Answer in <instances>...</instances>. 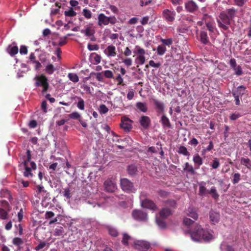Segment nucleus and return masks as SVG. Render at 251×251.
<instances>
[{"mask_svg": "<svg viewBox=\"0 0 251 251\" xmlns=\"http://www.w3.org/2000/svg\"><path fill=\"white\" fill-rule=\"evenodd\" d=\"M84 34H85L87 36L91 37L94 35V31L90 28H87L85 30V32H84Z\"/></svg>", "mask_w": 251, "mask_h": 251, "instance_id": "nucleus-60", "label": "nucleus"}, {"mask_svg": "<svg viewBox=\"0 0 251 251\" xmlns=\"http://www.w3.org/2000/svg\"><path fill=\"white\" fill-rule=\"evenodd\" d=\"M108 111V108L105 104H101L100 106V112L101 114H105Z\"/></svg>", "mask_w": 251, "mask_h": 251, "instance_id": "nucleus-56", "label": "nucleus"}, {"mask_svg": "<svg viewBox=\"0 0 251 251\" xmlns=\"http://www.w3.org/2000/svg\"><path fill=\"white\" fill-rule=\"evenodd\" d=\"M8 52L11 56H14L18 52V48L17 46H14L12 47H10L9 46L8 48Z\"/></svg>", "mask_w": 251, "mask_h": 251, "instance_id": "nucleus-34", "label": "nucleus"}, {"mask_svg": "<svg viewBox=\"0 0 251 251\" xmlns=\"http://www.w3.org/2000/svg\"><path fill=\"white\" fill-rule=\"evenodd\" d=\"M152 0H141L140 1V5L141 6H147V5H149L151 3H152Z\"/></svg>", "mask_w": 251, "mask_h": 251, "instance_id": "nucleus-62", "label": "nucleus"}, {"mask_svg": "<svg viewBox=\"0 0 251 251\" xmlns=\"http://www.w3.org/2000/svg\"><path fill=\"white\" fill-rule=\"evenodd\" d=\"M201 41L204 44H207L209 43L207 33L205 31H202L200 34Z\"/></svg>", "mask_w": 251, "mask_h": 251, "instance_id": "nucleus-29", "label": "nucleus"}, {"mask_svg": "<svg viewBox=\"0 0 251 251\" xmlns=\"http://www.w3.org/2000/svg\"><path fill=\"white\" fill-rule=\"evenodd\" d=\"M136 48L137 49V50L133 51L134 53H137L138 54V56L136 59V62L137 63L143 65L145 64L146 61V57L145 56L146 51L145 49L141 48L139 46H136Z\"/></svg>", "mask_w": 251, "mask_h": 251, "instance_id": "nucleus-6", "label": "nucleus"}, {"mask_svg": "<svg viewBox=\"0 0 251 251\" xmlns=\"http://www.w3.org/2000/svg\"><path fill=\"white\" fill-rule=\"evenodd\" d=\"M156 223L157 225L161 228H164L166 226V224L165 222L163 220L159 218H156Z\"/></svg>", "mask_w": 251, "mask_h": 251, "instance_id": "nucleus-35", "label": "nucleus"}, {"mask_svg": "<svg viewBox=\"0 0 251 251\" xmlns=\"http://www.w3.org/2000/svg\"><path fill=\"white\" fill-rule=\"evenodd\" d=\"M206 25L207 29L210 32H213L214 31L215 26L213 23L208 22L206 23Z\"/></svg>", "mask_w": 251, "mask_h": 251, "instance_id": "nucleus-57", "label": "nucleus"}, {"mask_svg": "<svg viewBox=\"0 0 251 251\" xmlns=\"http://www.w3.org/2000/svg\"><path fill=\"white\" fill-rule=\"evenodd\" d=\"M108 232L110 235L113 237H117L118 236V233L117 230L112 227H109L108 228Z\"/></svg>", "mask_w": 251, "mask_h": 251, "instance_id": "nucleus-51", "label": "nucleus"}, {"mask_svg": "<svg viewBox=\"0 0 251 251\" xmlns=\"http://www.w3.org/2000/svg\"><path fill=\"white\" fill-rule=\"evenodd\" d=\"M111 135L112 138L110 139L109 137H107V136H106L107 138V140L109 142L111 143H119L121 139L119 138V136L113 131L111 132Z\"/></svg>", "mask_w": 251, "mask_h": 251, "instance_id": "nucleus-23", "label": "nucleus"}, {"mask_svg": "<svg viewBox=\"0 0 251 251\" xmlns=\"http://www.w3.org/2000/svg\"><path fill=\"white\" fill-rule=\"evenodd\" d=\"M166 50L167 49L165 46L162 44L159 45L156 49L157 53L159 55H163L164 54Z\"/></svg>", "mask_w": 251, "mask_h": 251, "instance_id": "nucleus-30", "label": "nucleus"}, {"mask_svg": "<svg viewBox=\"0 0 251 251\" xmlns=\"http://www.w3.org/2000/svg\"><path fill=\"white\" fill-rule=\"evenodd\" d=\"M207 194H211V197L215 200H217L219 197L218 193L217 192L216 188L215 187H211L210 190L207 191Z\"/></svg>", "mask_w": 251, "mask_h": 251, "instance_id": "nucleus-31", "label": "nucleus"}, {"mask_svg": "<svg viewBox=\"0 0 251 251\" xmlns=\"http://www.w3.org/2000/svg\"><path fill=\"white\" fill-rule=\"evenodd\" d=\"M12 243L16 246H20L23 243V240L20 238H14L12 240Z\"/></svg>", "mask_w": 251, "mask_h": 251, "instance_id": "nucleus-54", "label": "nucleus"}, {"mask_svg": "<svg viewBox=\"0 0 251 251\" xmlns=\"http://www.w3.org/2000/svg\"><path fill=\"white\" fill-rule=\"evenodd\" d=\"M230 18L232 17H219V19H217L219 27L224 30H227L228 25H230V21L232 20Z\"/></svg>", "mask_w": 251, "mask_h": 251, "instance_id": "nucleus-9", "label": "nucleus"}, {"mask_svg": "<svg viewBox=\"0 0 251 251\" xmlns=\"http://www.w3.org/2000/svg\"><path fill=\"white\" fill-rule=\"evenodd\" d=\"M139 123L144 129H147L151 126V120L148 116H142L139 119Z\"/></svg>", "mask_w": 251, "mask_h": 251, "instance_id": "nucleus-13", "label": "nucleus"}, {"mask_svg": "<svg viewBox=\"0 0 251 251\" xmlns=\"http://www.w3.org/2000/svg\"><path fill=\"white\" fill-rule=\"evenodd\" d=\"M189 217L192 218L194 221H196L198 218V214L196 211L193 208H189L187 213Z\"/></svg>", "mask_w": 251, "mask_h": 251, "instance_id": "nucleus-26", "label": "nucleus"}, {"mask_svg": "<svg viewBox=\"0 0 251 251\" xmlns=\"http://www.w3.org/2000/svg\"><path fill=\"white\" fill-rule=\"evenodd\" d=\"M96 76V79L100 82H102L103 81L104 75L103 72L98 73H92Z\"/></svg>", "mask_w": 251, "mask_h": 251, "instance_id": "nucleus-42", "label": "nucleus"}, {"mask_svg": "<svg viewBox=\"0 0 251 251\" xmlns=\"http://www.w3.org/2000/svg\"><path fill=\"white\" fill-rule=\"evenodd\" d=\"M172 213V210L171 208L168 207H164L160 210L159 214L161 218L163 219H166L169 216L171 215Z\"/></svg>", "mask_w": 251, "mask_h": 251, "instance_id": "nucleus-16", "label": "nucleus"}, {"mask_svg": "<svg viewBox=\"0 0 251 251\" xmlns=\"http://www.w3.org/2000/svg\"><path fill=\"white\" fill-rule=\"evenodd\" d=\"M122 62L126 66L129 67L132 65V59L130 58H122Z\"/></svg>", "mask_w": 251, "mask_h": 251, "instance_id": "nucleus-48", "label": "nucleus"}, {"mask_svg": "<svg viewBox=\"0 0 251 251\" xmlns=\"http://www.w3.org/2000/svg\"><path fill=\"white\" fill-rule=\"evenodd\" d=\"M247 88L243 85L240 86L231 91L232 96L242 97L247 92Z\"/></svg>", "mask_w": 251, "mask_h": 251, "instance_id": "nucleus-14", "label": "nucleus"}, {"mask_svg": "<svg viewBox=\"0 0 251 251\" xmlns=\"http://www.w3.org/2000/svg\"><path fill=\"white\" fill-rule=\"evenodd\" d=\"M141 205L143 207L148 208L153 211L157 210L158 207L154 201L149 199H145L141 201Z\"/></svg>", "mask_w": 251, "mask_h": 251, "instance_id": "nucleus-11", "label": "nucleus"}, {"mask_svg": "<svg viewBox=\"0 0 251 251\" xmlns=\"http://www.w3.org/2000/svg\"><path fill=\"white\" fill-rule=\"evenodd\" d=\"M127 173L130 176L135 175L137 172V168L134 165H130L127 169Z\"/></svg>", "mask_w": 251, "mask_h": 251, "instance_id": "nucleus-27", "label": "nucleus"}, {"mask_svg": "<svg viewBox=\"0 0 251 251\" xmlns=\"http://www.w3.org/2000/svg\"><path fill=\"white\" fill-rule=\"evenodd\" d=\"M185 8L187 11L193 13L198 9V6L193 0H189L185 4Z\"/></svg>", "mask_w": 251, "mask_h": 251, "instance_id": "nucleus-15", "label": "nucleus"}, {"mask_svg": "<svg viewBox=\"0 0 251 251\" xmlns=\"http://www.w3.org/2000/svg\"><path fill=\"white\" fill-rule=\"evenodd\" d=\"M79 100L77 103V107L80 110H84L85 109V102L84 100L81 98H78Z\"/></svg>", "mask_w": 251, "mask_h": 251, "instance_id": "nucleus-38", "label": "nucleus"}, {"mask_svg": "<svg viewBox=\"0 0 251 251\" xmlns=\"http://www.w3.org/2000/svg\"><path fill=\"white\" fill-rule=\"evenodd\" d=\"M68 76L69 79L73 82L76 83L78 81V77L75 74L69 73Z\"/></svg>", "mask_w": 251, "mask_h": 251, "instance_id": "nucleus-37", "label": "nucleus"}, {"mask_svg": "<svg viewBox=\"0 0 251 251\" xmlns=\"http://www.w3.org/2000/svg\"><path fill=\"white\" fill-rule=\"evenodd\" d=\"M191 238L195 242H209L213 238V235L209 231L204 230L200 225H197L190 233Z\"/></svg>", "mask_w": 251, "mask_h": 251, "instance_id": "nucleus-2", "label": "nucleus"}, {"mask_svg": "<svg viewBox=\"0 0 251 251\" xmlns=\"http://www.w3.org/2000/svg\"><path fill=\"white\" fill-rule=\"evenodd\" d=\"M104 53L109 57L115 56L116 55V48L113 45H109L104 50Z\"/></svg>", "mask_w": 251, "mask_h": 251, "instance_id": "nucleus-17", "label": "nucleus"}, {"mask_svg": "<svg viewBox=\"0 0 251 251\" xmlns=\"http://www.w3.org/2000/svg\"><path fill=\"white\" fill-rule=\"evenodd\" d=\"M102 72L103 75L105 78L109 79L113 78V74L110 70H106Z\"/></svg>", "mask_w": 251, "mask_h": 251, "instance_id": "nucleus-43", "label": "nucleus"}, {"mask_svg": "<svg viewBox=\"0 0 251 251\" xmlns=\"http://www.w3.org/2000/svg\"><path fill=\"white\" fill-rule=\"evenodd\" d=\"M220 166V162L218 158L215 157L213 159L212 164L211 167L212 169H217Z\"/></svg>", "mask_w": 251, "mask_h": 251, "instance_id": "nucleus-39", "label": "nucleus"}, {"mask_svg": "<svg viewBox=\"0 0 251 251\" xmlns=\"http://www.w3.org/2000/svg\"><path fill=\"white\" fill-rule=\"evenodd\" d=\"M194 223V221L188 218H184L183 219V224L187 226H190Z\"/></svg>", "mask_w": 251, "mask_h": 251, "instance_id": "nucleus-53", "label": "nucleus"}, {"mask_svg": "<svg viewBox=\"0 0 251 251\" xmlns=\"http://www.w3.org/2000/svg\"><path fill=\"white\" fill-rule=\"evenodd\" d=\"M193 160L195 163V168L197 169H199L200 166L203 164V159L199 153H196L194 155Z\"/></svg>", "mask_w": 251, "mask_h": 251, "instance_id": "nucleus-18", "label": "nucleus"}, {"mask_svg": "<svg viewBox=\"0 0 251 251\" xmlns=\"http://www.w3.org/2000/svg\"><path fill=\"white\" fill-rule=\"evenodd\" d=\"M36 192L39 194H46L47 190H45L44 187L41 185H38L36 187Z\"/></svg>", "mask_w": 251, "mask_h": 251, "instance_id": "nucleus-47", "label": "nucleus"}, {"mask_svg": "<svg viewBox=\"0 0 251 251\" xmlns=\"http://www.w3.org/2000/svg\"><path fill=\"white\" fill-rule=\"evenodd\" d=\"M120 186L122 190L126 193H134L135 192L134 185L127 178L121 179Z\"/></svg>", "mask_w": 251, "mask_h": 251, "instance_id": "nucleus-4", "label": "nucleus"}, {"mask_svg": "<svg viewBox=\"0 0 251 251\" xmlns=\"http://www.w3.org/2000/svg\"><path fill=\"white\" fill-rule=\"evenodd\" d=\"M206 183L204 181L201 182L199 183V195L203 196L205 195L207 193V191L206 188Z\"/></svg>", "mask_w": 251, "mask_h": 251, "instance_id": "nucleus-21", "label": "nucleus"}, {"mask_svg": "<svg viewBox=\"0 0 251 251\" xmlns=\"http://www.w3.org/2000/svg\"><path fill=\"white\" fill-rule=\"evenodd\" d=\"M169 194V193L167 192V191H165V190H159L158 191V194L161 197H167Z\"/></svg>", "mask_w": 251, "mask_h": 251, "instance_id": "nucleus-64", "label": "nucleus"}, {"mask_svg": "<svg viewBox=\"0 0 251 251\" xmlns=\"http://www.w3.org/2000/svg\"><path fill=\"white\" fill-rule=\"evenodd\" d=\"M94 61L96 64H98L100 62L101 56L98 54H95L93 57Z\"/></svg>", "mask_w": 251, "mask_h": 251, "instance_id": "nucleus-63", "label": "nucleus"}, {"mask_svg": "<svg viewBox=\"0 0 251 251\" xmlns=\"http://www.w3.org/2000/svg\"><path fill=\"white\" fill-rule=\"evenodd\" d=\"M241 163L248 169L251 168V160L249 158L242 157L241 159Z\"/></svg>", "mask_w": 251, "mask_h": 251, "instance_id": "nucleus-28", "label": "nucleus"}, {"mask_svg": "<svg viewBox=\"0 0 251 251\" xmlns=\"http://www.w3.org/2000/svg\"><path fill=\"white\" fill-rule=\"evenodd\" d=\"M160 42L163 44L162 45L169 46L173 44V39L171 38H168L167 39L161 38L160 39Z\"/></svg>", "mask_w": 251, "mask_h": 251, "instance_id": "nucleus-41", "label": "nucleus"}, {"mask_svg": "<svg viewBox=\"0 0 251 251\" xmlns=\"http://www.w3.org/2000/svg\"><path fill=\"white\" fill-rule=\"evenodd\" d=\"M177 152L179 154H181L184 156H189L190 155V152L188 151L187 148L184 146H180L177 150Z\"/></svg>", "mask_w": 251, "mask_h": 251, "instance_id": "nucleus-25", "label": "nucleus"}, {"mask_svg": "<svg viewBox=\"0 0 251 251\" xmlns=\"http://www.w3.org/2000/svg\"><path fill=\"white\" fill-rule=\"evenodd\" d=\"M20 53L21 54H26L27 53V47L25 45H22L20 47V50H19Z\"/></svg>", "mask_w": 251, "mask_h": 251, "instance_id": "nucleus-59", "label": "nucleus"}, {"mask_svg": "<svg viewBox=\"0 0 251 251\" xmlns=\"http://www.w3.org/2000/svg\"><path fill=\"white\" fill-rule=\"evenodd\" d=\"M132 218L136 221L141 222H146L148 220L147 213L140 209H134L131 213Z\"/></svg>", "mask_w": 251, "mask_h": 251, "instance_id": "nucleus-5", "label": "nucleus"}, {"mask_svg": "<svg viewBox=\"0 0 251 251\" xmlns=\"http://www.w3.org/2000/svg\"><path fill=\"white\" fill-rule=\"evenodd\" d=\"M98 25L101 27L106 25L109 24L113 25L116 22L115 17H98Z\"/></svg>", "mask_w": 251, "mask_h": 251, "instance_id": "nucleus-8", "label": "nucleus"}, {"mask_svg": "<svg viewBox=\"0 0 251 251\" xmlns=\"http://www.w3.org/2000/svg\"><path fill=\"white\" fill-rule=\"evenodd\" d=\"M70 192L71 190L69 187L64 188V191L63 192V196L67 199H70L71 197Z\"/></svg>", "mask_w": 251, "mask_h": 251, "instance_id": "nucleus-52", "label": "nucleus"}, {"mask_svg": "<svg viewBox=\"0 0 251 251\" xmlns=\"http://www.w3.org/2000/svg\"><path fill=\"white\" fill-rule=\"evenodd\" d=\"M136 106L141 112H146L148 111L147 104L145 102H138L136 104Z\"/></svg>", "mask_w": 251, "mask_h": 251, "instance_id": "nucleus-24", "label": "nucleus"}, {"mask_svg": "<svg viewBox=\"0 0 251 251\" xmlns=\"http://www.w3.org/2000/svg\"><path fill=\"white\" fill-rule=\"evenodd\" d=\"M65 234L64 229L61 226H57L54 230L53 235L54 236H61L63 238Z\"/></svg>", "mask_w": 251, "mask_h": 251, "instance_id": "nucleus-22", "label": "nucleus"}, {"mask_svg": "<svg viewBox=\"0 0 251 251\" xmlns=\"http://www.w3.org/2000/svg\"><path fill=\"white\" fill-rule=\"evenodd\" d=\"M69 116L71 119H78L80 118V116L78 112H74L69 114Z\"/></svg>", "mask_w": 251, "mask_h": 251, "instance_id": "nucleus-58", "label": "nucleus"}, {"mask_svg": "<svg viewBox=\"0 0 251 251\" xmlns=\"http://www.w3.org/2000/svg\"><path fill=\"white\" fill-rule=\"evenodd\" d=\"M104 187L106 192L113 193L117 188L115 179L113 178H108L104 183Z\"/></svg>", "mask_w": 251, "mask_h": 251, "instance_id": "nucleus-7", "label": "nucleus"}, {"mask_svg": "<svg viewBox=\"0 0 251 251\" xmlns=\"http://www.w3.org/2000/svg\"><path fill=\"white\" fill-rule=\"evenodd\" d=\"M150 247V243L144 240H138L134 242V247L141 251H147Z\"/></svg>", "mask_w": 251, "mask_h": 251, "instance_id": "nucleus-10", "label": "nucleus"}, {"mask_svg": "<svg viewBox=\"0 0 251 251\" xmlns=\"http://www.w3.org/2000/svg\"><path fill=\"white\" fill-rule=\"evenodd\" d=\"M160 122L162 124V126L164 128H170L171 127V125L169 119L167 116L163 114L160 119Z\"/></svg>", "mask_w": 251, "mask_h": 251, "instance_id": "nucleus-20", "label": "nucleus"}, {"mask_svg": "<svg viewBox=\"0 0 251 251\" xmlns=\"http://www.w3.org/2000/svg\"><path fill=\"white\" fill-rule=\"evenodd\" d=\"M164 16H174L176 14V12L174 10L165 9L163 11Z\"/></svg>", "mask_w": 251, "mask_h": 251, "instance_id": "nucleus-50", "label": "nucleus"}, {"mask_svg": "<svg viewBox=\"0 0 251 251\" xmlns=\"http://www.w3.org/2000/svg\"><path fill=\"white\" fill-rule=\"evenodd\" d=\"M149 66L158 68L161 66V64L160 63H155L153 60H151L149 61V64L146 66V67L148 68Z\"/></svg>", "mask_w": 251, "mask_h": 251, "instance_id": "nucleus-44", "label": "nucleus"}, {"mask_svg": "<svg viewBox=\"0 0 251 251\" xmlns=\"http://www.w3.org/2000/svg\"><path fill=\"white\" fill-rule=\"evenodd\" d=\"M0 218L2 219L7 218V212L3 209L0 208Z\"/></svg>", "mask_w": 251, "mask_h": 251, "instance_id": "nucleus-55", "label": "nucleus"}, {"mask_svg": "<svg viewBox=\"0 0 251 251\" xmlns=\"http://www.w3.org/2000/svg\"><path fill=\"white\" fill-rule=\"evenodd\" d=\"M36 80L35 85L36 87H42L43 88L42 93L44 94L49 88V83L48 78L43 74L37 75L34 77Z\"/></svg>", "mask_w": 251, "mask_h": 251, "instance_id": "nucleus-3", "label": "nucleus"}, {"mask_svg": "<svg viewBox=\"0 0 251 251\" xmlns=\"http://www.w3.org/2000/svg\"><path fill=\"white\" fill-rule=\"evenodd\" d=\"M232 69L234 71L235 75L237 76H240L242 75L243 73L242 67L239 65L235 66V67L232 68Z\"/></svg>", "mask_w": 251, "mask_h": 251, "instance_id": "nucleus-36", "label": "nucleus"}, {"mask_svg": "<svg viewBox=\"0 0 251 251\" xmlns=\"http://www.w3.org/2000/svg\"><path fill=\"white\" fill-rule=\"evenodd\" d=\"M164 203L170 207V208L175 209L176 207V203L175 200H168L167 201H164Z\"/></svg>", "mask_w": 251, "mask_h": 251, "instance_id": "nucleus-32", "label": "nucleus"}, {"mask_svg": "<svg viewBox=\"0 0 251 251\" xmlns=\"http://www.w3.org/2000/svg\"><path fill=\"white\" fill-rule=\"evenodd\" d=\"M183 170L187 171L191 175H195L196 174L195 170L192 165H190L188 168H183Z\"/></svg>", "mask_w": 251, "mask_h": 251, "instance_id": "nucleus-61", "label": "nucleus"}, {"mask_svg": "<svg viewBox=\"0 0 251 251\" xmlns=\"http://www.w3.org/2000/svg\"><path fill=\"white\" fill-rule=\"evenodd\" d=\"M131 237L126 234H123L122 243L124 245L128 244V240L130 239Z\"/></svg>", "mask_w": 251, "mask_h": 251, "instance_id": "nucleus-46", "label": "nucleus"}, {"mask_svg": "<svg viewBox=\"0 0 251 251\" xmlns=\"http://www.w3.org/2000/svg\"><path fill=\"white\" fill-rule=\"evenodd\" d=\"M120 126L122 128L126 131H129L132 128V126L130 124L125 122H122Z\"/></svg>", "mask_w": 251, "mask_h": 251, "instance_id": "nucleus-40", "label": "nucleus"}, {"mask_svg": "<svg viewBox=\"0 0 251 251\" xmlns=\"http://www.w3.org/2000/svg\"><path fill=\"white\" fill-rule=\"evenodd\" d=\"M209 217L210 219V221L213 224H215L219 221L220 219V214L213 211H211L210 212Z\"/></svg>", "mask_w": 251, "mask_h": 251, "instance_id": "nucleus-19", "label": "nucleus"}, {"mask_svg": "<svg viewBox=\"0 0 251 251\" xmlns=\"http://www.w3.org/2000/svg\"><path fill=\"white\" fill-rule=\"evenodd\" d=\"M32 155L31 154V151L27 150L25 155L22 157V161L19 165V167L23 166L24 171L23 172V176L25 177L31 178L33 176L32 170L37 169L36 164L34 161H31Z\"/></svg>", "mask_w": 251, "mask_h": 251, "instance_id": "nucleus-1", "label": "nucleus"}, {"mask_svg": "<svg viewBox=\"0 0 251 251\" xmlns=\"http://www.w3.org/2000/svg\"><path fill=\"white\" fill-rule=\"evenodd\" d=\"M213 147H214V145H213V142L212 141L209 142V145L207 146V147L206 148L202 150V154L205 153L206 151H211L213 149Z\"/></svg>", "mask_w": 251, "mask_h": 251, "instance_id": "nucleus-49", "label": "nucleus"}, {"mask_svg": "<svg viewBox=\"0 0 251 251\" xmlns=\"http://www.w3.org/2000/svg\"><path fill=\"white\" fill-rule=\"evenodd\" d=\"M55 70L53 65L50 63L48 64L45 68L46 72L49 75H52Z\"/></svg>", "mask_w": 251, "mask_h": 251, "instance_id": "nucleus-33", "label": "nucleus"}, {"mask_svg": "<svg viewBox=\"0 0 251 251\" xmlns=\"http://www.w3.org/2000/svg\"><path fill=\"white\" fill-rule=\"evenodd\" d=\"M152 101L157 115L163 114L164 112V103L156 99H153Z\"/></svg>", "mask_w": 251, "mask_h": 251, "instance_id": "nucleus-12", "label": "nucleus"}, {"mask_svg": "<svg viewBox=\"0 0 251 251\" xmlns=\"http://www.w3.org/2000/svg\"><path fill=\"white\" fill-rule=\"evenodd\" d=\"M240 174L239 173H235L233 175V179H232V183L233 184H237L240 180Z\"/></svg>", "mask_w": 251, "mask_h": 251, "instance_id": "nucleus-45", "label": "nucleus"}]
</instances>
